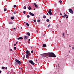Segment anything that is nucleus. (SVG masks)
Masks as SVG:
<instances>
[{"label":"nucleus","mask_w":74,"mask_h":74,"mask_svg":"<svg viewBox=\"0 0 74 74\" xmlns=\"http://www.w3.org/2000/svg\"><path fill=\"white\" fill-rule=\"evenodd\" d=\"M42 58H46L47 56L48 57H53L56 58V56L53 53H44L40 54Z\"/></svg>","instance_id":"obj_1"},{"label":"nucleus","mask_w":74,"mask_h":74,"mask_svg":"<svg viewBox=\"0 0 74 74\" xmlns=\"http://www.w3.org/2000/svg\"><path fill=\"white\" fill-rule=\"evenodd\" d=\"M15 61L16 62H17V64H18L19 65L21 64V62L19 60L17 59H16Z\"/></svg>","instance_id":"obj_2"},{"label":"nucleus","mask_w":74,"mask_h":74,"mask_svg":"<svg viewBox=\"0 0 74 74\" xmlns=\"http://www.w3.org/2000/svg\"><path fill=\"white\" fill-rule=\"evenodd\" d=\"M29 63H31V64H32L33 65H34L35 64V63H34L33 62V61L32 60H30L29 61Z\"/></svg>","instance_id":"obj_3"},{"label":"nucleus","mask_w":74,"mask_h":74,"mask_svg":"<svg viewBox=\"0 0 74 74\" xmlns=\"http://www.w3.org/2000/svg\"><path fill=\"white\" fill-rule=\"evenodd\" d=\"M48 13H49L50 15H52V12H51V9H50L49 10L48 12Z\"/></svg>","instance_id":"obj_4"},{"label":"nucleus","mask_w":74,"mask_h":74,"mask_svg":"<svg viewBox=\"0 0 74 74\" xmlns=\"http://www.w3.org/2000/svg\"><path fill=\"white\" fill-rule=\"evenodd\" d=\"M69 11L70 12V13H71V14H73V10H72V9H69Z\"/></svg>","instance_id":"obj_5"},{"label":"nucleus","mask_w":74,"mask_h":74,"mask_svg":"<svg viewBox=\"0 0 74 74\" xmlns=\"http://www.w3.org/2000/svg\"><path fill=\"white\" fill-rule=\"evenodd\" d=\"M29 15H31V16H34V14L31 12H30L29 13Z\"/></svg>","instance_id":"obj_6"},{"label":"nucleus","mask_w":74,"mask_h":74,"mask_svg":"<svg viewBox=\"0 0 74 74\" xmlns=\"http://www.w3.org/2000/svg\"><path fill=\"white\" fill-rule=\"evenodd\" d=\"M17 40H23V38L20 37L17 38Z\"/></svg>","instance_id":"obj_7"},{"label":"nucleus","mask_w":74,"mask_h":74,"mask_svg":"<svg viewBox=\"0 0 74 74\" xmlns=\"http://www.w3.org/2000/svg\"><path fill=\"white\" fill-rule=\"evenodd\" d=\"M47 47V45L45 44H43V45L42 47L43 48H45V47Z\"/></svg>","instance_id":"obj_8"},{"label":"nucleus","mask_w":74,"mask_h":74,"mask_svg":"<svg viewBox=\"0 0 74 74\" xmlns=\"http://www.w3.org/2000/svg\"><path fill=\"white\" fill-rule=\"evenodd\" d=\"M29 53H30V51H28V50H27L26 52V53L27 54H28Z\"/></svg>","instance_id":"obj_9"},{"label":"nucleus","mask_w":74,"mask_h":74,"mask_svg":"<svg viewBox=\"0 0 74 74\" xmlns=\"http://www.w3.org/2000/svg\"><path fill=\"white\" fill-rule=\"evenodd\" d=\"M14 18H15V17H14V16H12L11 17V19L12 20H13V19H14Z\"/></svg>","instance_id":"obj_10"},{"label":"nucleus","mask_w":74,"mask_h":74,"mask_svg":"<svg viewBox=\"0 0 74 74\" xmlns=\"http://www.w3.org/2000/svg\"><path fill=\"white\" fill-rule=\"evenodd\" d=\"M24 39H25V40H26V39H27V36H25L24 37Z\"/></svg>","instance_id":"obj_11"},{"label":"nucleus","mask_w":74,"mask_h":74,"mask_svg":"<svg viewBox=\"0 0 74 74\" xmlns=\"http://www.w3.org/2000/svg\"><path fill=\"white\" fill-rule=\"evenodd\" d=\"M26 23L27 27H28V26H29V23Z\"/></svg>","instance_id":"obj_12"},{"label":"nucleus","mask_w":74,"mask_h":74,"mask_svg":"<svg viewBox=\"0 0 74 74\" xmlns=\"http://www.w3.org/2000/svg\"><path fill=\"white\" fill-rule=\"evenodd\" d=\"M28 57L29 58V56H30L31 55V54L30 53H29L28 54Z\"/></svg>","instance_id":"obj_13"},{"label":"nucleus","mask_w":74,"mask_h":74,"mask_svg":"<svg viewBox=\"0 0 74 74\" xmlns=\"http://www.w3.org/2000/svg\"><path fill=\"white\" fill-rule=\"evenodd\" d=\"M28 9L29 10H31V7H30V6H29L28 8Z\"/></svg>","instance_id":"obj_14"},{"label":"nucleus","mask_w":74,"mask_h":74,"mask_svg":"<svg viewBox=\"0 0 74 74\" xmlns=\"http://www.w3.org/2000/svg\"><path fill=\"white\" fill-rule=\"evenodd\" d=\"M27 34L29 36H30V34L29 32H27Z\"/></svg>","instance_id":"obj_15"},{"label":"nucleus","mask_w":74,"mask_h":74,"mask_svg":"<svg viewBox=\"0 0 74 74\" xmlns=\"http://www.w3.org/2000/svg\"><path fill=\"white\" fill-rule=\"evenodd\" d=\"M43 18H47V17L46 16H45V15H43Z\"/></svg>","instance_id":"obj_16"},{"label":"nucleus","mask_w":74,"mask_h":74,"mask_svg":"<svg viewBox=\"0 0 74 74\" xmlns=\"http://www.w3.org/2000/svg\"><path fill=\"white\" fill-rule=\"evenodd\" d=\"M26 58H28V57H29V56H28V54H27V55H26Z\"/></svg>","instance_id":"obj_17"},{"label":"nucleus","mask_w":74,"mask_h":74,"mask_svg":"<svg viewBox=\"0 0 74 74\" xmlns=\"http://www.w3.org/2000/svg\"><path fill=\"white\" fill-rule=\"evenodd\" d=\"M9 24H13V22H9Z\"/></svg>","instance_id":"obj_18"},{"label":"nucleus","mask_w":74,"mask_h":74,"mask_svg":"<svg viewBox=\"0 0 74 74\" xmlns=\"http://www.w3.org/2000/svg\"><path fill=\"white\" fill-rule=\"evenodd\" d=\"M23 9L24 10H26V6H24L23 7Z\"/></svg>","instance_id":"obj_19"},{"label":"nucleus","mask_w":74,"mask_h":74,"mask_svg":"<svg viewBox=\"0 0 74 74\" xmlns=\"http://www.w3.org/2000/svg\"><path fill=\"white\" fill-rule=\"evenodd\" d=\"M14 64H15V65H16V64H18V63H17L16 62H14Z\"/></svg>","instance_id":"obj_20"},{"label":"nucleus","mask_w":74,"mask_h":74,"mask_svg":"<svg viewBox=\"0 0 74 74\" xmlns=\"http://www.w3.org/2000/svg\"><path fill=\"white\" fill-rule=\"evenodd\" d=\"M46 21H47V22H49V19H47V20H46Z\"/></svg>","instance_id":"obj_21"},{"label":"nucleus","mask_w":74,"mask_h":74,"mask_svg":"<svg viewBox=\"0 0 74 74\" xmlns=\"http://www.w3.org/2000/svg\"><path fill=\"white\" fill-rule=\"evenodd\" d=\"M4 11H7V9H6V8H4Z\"/></svg>","instance_id":"obj_22"},{"label":"nucleus","mask_w":74,"mask_h":74,"mask_svg":"<svg viewBox=\"0 0 74 74\" xmlns=\"http://www.w3.org/2000/svg\"><path fill=\"white\" fill-rule=\"evenodd\" d=\"M1 69H5V67L3 66L2 67Z\"/></svg>","instance_id":"obj_23"},{"label":"nucleus","mask_w":74,"mask_h":74,"mask_svg":"<svg viewBox=\"0 0 74 74\" xmlns=\"http://www.w3.org/2000/svg\"><path fill=\"white\" fill-rule=\"evenodd\" d=\"M14 50H16V47H14Z\"/></svg>","instance_id":"obj_24"},{"label":"nucleus","mask_w":74,"mask_h":74,"mask_svg":"<svg viewBox=\"0 0 74 74\" xmlns=\"http://www.w3.org/2000/svg\"><path fill=\"white\" fill-rule=\"evenodd\" d=\"M23 13H24V14H26V11H24L23 12Z\"/></svg>","instance_id":"obj_25"},{"label":"nucleus","mask_w":74,"mask_h":74,"mask_svg":"<svg viewBox=\"0 0 74 74\" xmlns=\"http://www.w3.org/2000/svg\"><path fill=\"white\" fill-rule=\"evenodd\" d=\"M25 55L23 57V59H25Z\"/></svg>","instance_id":"obj_26"},{"label":"nucleus","mask_w":74,"mask_h":74,"mask_svg":"<svg viewBox=\"0 0 74 74\" xmlns=\"http://www.w3.org/2000/svg\"><path fill=\"white\" fill-rule=\"evenodd\" d=\"M51 26V24H49V25L47 26L48 27H49Z\"/></svg>","instance_id":"obj_27"},{"label":"nucleus","mask_w":74,"mask_h":74,"mask_svg":"<svg viewBox=\"0 0 74 74\" xmlns=\"http://www.w3.org/2000/svg\"><path fill=\"white\" fill-rule=\"evenodd\" d=\"M27 18H29L30 17V16L29 15H28L27 16Z\"/></svg>","instance_id":"obj_28"},{"label":"nucleus","mask_w":74,"mask_h":74,"mask_svg":"<svg viewBox=\"0 0 74 74\" xmlns=\"http://www.w3.org/2000/svg\"><path fill=\"white\" fill-rule=\"evenodd\" d=\"M64 16H67V14H64Z\"/></svg>","instance_id":"obj_29"},{"label":"nucleus","mask_w":74,"mask_h":74,"mask_svg":"<svg viewBox=\"0 0 74 74\" xmlns=\"http://www.w3.org/2000/svg\"><path fill=\"white\" fill-rule=\"evenodd\" d=\"M62 1L61 0H60V1H59V3H62Z\"/></svg>","instance_id":"obj_30"},{"label":"nucleus","mask_w":74,"mask_h":74,"mask_svg":"<svg viewBox=\"0 0 74 74\" xmlns=\"http://www.w3.org/2000/svg\"><path fill=\"white\" fill-rule=\"evenodd\" d=\"M63 34H62V36H63L64 37V33H63Z\"/></svg>","instance_id":"obj_31"},{"label":"nucleus","mask_w":74,"mask_h":74,"mask_svg":"<svg viewBox=\"0 0 74 74\" xmlns=\"http://www.w3.org/2000/svg\"><path fill=\"white\" fill-rule=\"evenodd\" d=\"M40 20H37L38 22H40Z\"/></svg>","instance_id":"obj_32"},{"label":"nucleus","mask_w":74,"mask_h":74,"mask_svg":"<svg viewBox=\"0 0 74 74\" xmlns=\"http://www.w3.org/2000/svg\"><path fill=\"white\" fill-rule=\"evenodd\" d=\"M36 5V3H34V5Z\"/></svg>","instance_id":"obj_33"},{"label":"nucleus","mask_w":74,"mask_h":74,"mask_svg":"<svg viewBox=\"0 0 74 74\" xmlns=\"http://www.w3.org/2000/svg\"><path fill=\"white\" fill-rule=\"evenodd\" d=\"M16 5H14V8H15V7H16Z\"/></svg>","instance_id":"obj_34"},{"label":"nucleus","mask_w":74,"mask_h":74,"mask_svg":"<svg viewBox=\"0 0 74 74\" xmlns=\"http://www.w3.org/2000/svg\"><path fill=\"white\" fill-rule=\"evenodd\" d=\"M34 22H36V20H34Z\"/></svg>","instance_id":"obj_35"},{"label":"nucleus","mask_w":74,"mask_h":74,"mask_svg":"<svg viewBox=\"0 0 74 74\" xmlns=\"http://www.w3.org/2000/svg\"><path fill=\"white\" fill-rule=\"evenodd\" d=\"M13 14H16V12H13Z\"/></svg>","instance_id":"obj_36"},{"label":"nucleus","mask_w":74,"mask_h":74,"mask_svg":"<svg viewBox=\"0 0 74 74\" xmlns=\"http://www.w3.org/2000/svg\"><path fill=\"white\" fill-rule=\"evenodd\" d=\"M12 51V49H10V51Z\"/></svg>","instance_id":"obj_37"},{"label":"nucleus","mask_w":74,"mask_h":74,"mask_svg":"<svg viewBox=\"0 0 74 74\" xmlns=\"http://www.w3.org/2000/svg\"><path fill=\"white\" fill-rule=\"evenodd\" d=\"M37 6V5H35V7H36Z\"/></svg>","instance_id":"obj_38"},{"label":"nucleus","mask_w":74,"mask_h":74,"mask_svg":"<svg viewBox=\"0 0 74 74\" xmlns=\"http://www.w3.org/2000/svg\"><path fill=\"white\" fill-rule=\"evenodd\" d=\"M62 17H63V18H65V17L64 16H62Z\"/></svg>","instance_id":"obj_39"},{"label":"nucleus","mask_w":74,"mask_h":74,"mask_svg":"<svg viewBox=\"0 0 74 74\" xmlns=\"http://www.w3.org/2000/svg\"><path fill=\"white\" fill-rule=\"evenodd\" d=\"M15 45H16V44H14V46H15Z\"/></svg>","instance_id":"obj_40"},{"label":"nucleus","mask_w":74,"mask_h":74,"mask_svg":"<svg viewBox=\"0 0 74 74\" xmlns=\"http://www.w3.org/2000/svg\"><path fill=\"white\" fill-rule=\"evenodd\" d=\"M31 53H33V51L32 50L31 51Z\"/></svg>","instance_id":"obj_41"},{"label":"nucleus","mask_w":74,"mask_h":74,"mask_svg":"<svg viewBox=\"0 0 74 74\" xmlns=\"http://www.w3.org/2000/svg\"><path fill=\"white\" fill-rule=\"evenodd\" d=\"M16 44H18V42H16Z\"/></svg>","instance_id":"obj_42"},{"label":"nucleus","mask_w":74,"mask_h":74,"mask_svg":"<svg viewBox=\"0 0 74 74\" xmlns=\"http://www.w3.org/2000/svg\"><path fill=\"white\" fill-rule=\"evenodd\" d=\"M67 18H68V16H67L66 17V18L67 19Z\"/></svg>","instance_id":"obj_43"},{"label":"nucleus","mask_w":74,"mask_h":74,"mask_svg":"<svg viewBox=\"0 0 74 74\" xmlns=\"http://www.w3.org/2000/svg\"><path fill=\"white\" fill-rule=\"evenodd\" d=\"M13 29H14V30H15V29H16V28H14Z\"/></svg>","instance_id":"obj_44"},{"label":"nucleus","mask_w":74,"mask_h":74,"mask_svg":"<svg viewBox=\"0 0 74 74\" xmlns=\"http://www.w3.org/2000/svg\"><path fill=\"white\" fill-rule=\"evenodd\" d=\"M47 15H49V14L48 13H47Z\"/></svg>","instance_id":"obj_45"},{"label":"nucleus","mask_w":74,"mask_h":74,"mask_svg":"<svg viewBox=\"0 0 74 74\" xmlns=\"http://www.w3.org/2000/svg\"><path fill=\"white\" fill-rule=\"evenodd\" d=\"M7 69V67H6L5 68V69Z\"/></svg>","instance_id":"obj_46"},{"label":"nucleus","mask_w":74,"mask_h":74,"mask_svg":"<svg viewBox=\"0 0 74 74\" xmlns=\"http://www.w3.org/2000/svg\"><path fill=\"white\" fill-rule=\"evenodd\" d=\"M1 73V71L0 70V73Z\"/></svg>","instance_id":"obj_47"},{"label":"nucleus","mask_w":74,"mask_h":74,"mask_svg":"<svg viewBox=\"0 0 74 74\" xmlns=\"http://www.w3.org/2000/svg\"><path fill=\"white\" fill-rule=\"evenodd\" d=\"M28 41H30V39H29V40H28Z\"/></svg>","instance_id":"obj_48"},{"label":"nucleus","mask_w":74,"mask_h":74,"mask_svg":"<svg viewBox=\"0 0 74 74\" xmlns=\"http://www.w3.org/2000/svg\"><path fill=\"white\" fill-rule=\"evenodd\" d=\"M74 47H72V49H74Z\"/></svg>","instance_id":"obj_49"},{"label":"nucleus","mask_w":74,"mask_h":74,"mask_svg":"<svg viewBox=\"0 0 74 74\" xmlns=\"http://www.w3.org/2000/svg\"><path fill=\"white\" fill-rule=\"evenodd\" d=\"M31 49L33 48V47H31Z\"/></svg>","instance_id":"obj_50"},{"label":"nucleus","mask_w":74,"mask_h":74,"mask_svg":"<svg viewBox=\"0 0 74 74\" xmlns=\"http://www.w3.org/2000/svg\"><path fill=\"white\" fill-rule=\"evenodd\" d=\"M36 8H38V6H37L36 7Z\"/></svg>","instance_id":"obj_51"},{"label":"nucleus","mask_w":74,"mask_h":74,"mask_svg":"<svg viewBox=\"0 0 74 74\" xmlns=\"http://www.w3.org/2000/svg\"><path fill=\"white\" fill-rule=\"evenodd\" d=\"M22 55H24V53H22Z\"/></svg>","instance_id":"obj_52"},{"label":"nucleus","mask_w":74,"mask_h":74,"mask_svg":"<svg viewBox=\"0 0 74 74\" xmlns=\"http://www.w3.org/2000/svg\"><path fill=\"white\" fill-rule=\"evenodd\" d=\"M64 14H66V13H65V12L64 13Z\"/></svg>","instance_id":"obj_53"},{"label":"nucleus","mask_w":74,"mask_h":74,"mask_svg":"<svg viewBox=\"0 0 74 74\" xmlns=\"http://www.w3.org/2000/svg\"><path fill=\"white\" fill-rule=\"evenodd\" d=\"M60 15H62V13H60Z\"/></svg>","instance_id":"obj_54"},{"label":"nucleus","mask_w":74,"mask_h":74,"mask_svg":"<svg viewBox=\"0 0 74 74\" xmlns=\"http://www.w3.org/2000/svg\"><path fill=\"white\" fill-rule=\"evenodd\" d=\"M49 19H51V17H50L49 18Z\"/></svg>","instance_id":"obj_55"},{"label":"nucleus","mask_w":74,"mask_h":74,"mask_svg":"<svg viewBox=\"0 0 74 74\" xmlns=\"http://www.w3.org/2000/svg\"><path fill=\"white\" fill-rule=\"evenodd\" d=\"M34 10H36V9L34 8Z\"/></svg>","instance_id":"obj_56"},{"label":"nucleus","mask_w":74,"mask_h":74,"mask_svg":"<svg viewBox=\"0 0 74 74\" xmlns=\"http://www.w3.org/2000/svg\"><path fill=\"white\" fill-rule=\"evenodd\" d=\"M26 23V22H24V23Z\"/></svg>","instance_id":"obj_57"},{"label":"nucleus","mask_w":74,"mask_h":74,"mask_svg":"<svg viewBox=\"0 0 74 74\" xmlns=\"http://www.w3.org/2000/svg\"><path fill=\"white\" fill-rule=\"evenodd\" d=\"M59 22H61V21H60Z\"/></svg>","instance_id":"obj_58"},{"label":"nucleus","mask_w":74,"mask_h":74,"mask_svg":"<svg viewBox=\"0 0 74 74\" xmlns=\"http://www.w3.org/2000/svg\"><path fill=\"white\" fill-rule=\"evenodd\" d=\"M21 29H22V27H21Z\"/></svg>","instance_id":"obj_59"},{"label":"nucleus","mask_w":74,"mask_h":74,"mask_svg":"<svg viewBox=\"0 0 74 74\" xmlns=\"http://www.w3.org/2000/svg\"><path fill=\"white\" fill-rule=\"evenodd\" d=\"M69 47H71L70 45H69Z\"/></svg>","instance_id":"obj_60"},{"label":"nucleus","mask_w":74,"mask_h":74,"mask_svg":"<svg viewBox=\"0 0 74 74\" xmlns=\"http://www.w3.org/2000/svg\"><path fill=\"white\" fill-rule=\"evenodd\" d=\"M36 60V61H37L38 60Z\"/></svg>","instance_id":"obj_61"},{"label":"nucleus","mask_w":74,"mask_h":74,"mask_svg":"<svg viewBox=\"0 0 74 74\" xmlns=\"http://www.w3.org/2000/svg\"><path fill=\"white\" fill-rule=\"evenodd\" d=\"M47 58H48V57H46Z\"/></svg>","instance_id":"obj_62"},{"label":"nucleus","mask_w":74,"mask_h":74,"mask_svg":"<svg viewBox=\"0 0 74 74\" xmlns=\"http://www.w3.org/2000/svg\"><path fill=\"white\" fill-rule=\"evenodd\" d=\"M21 69H22V68H21Z\"/></svg>","instance_id":"obj_63"}]
</instances>
